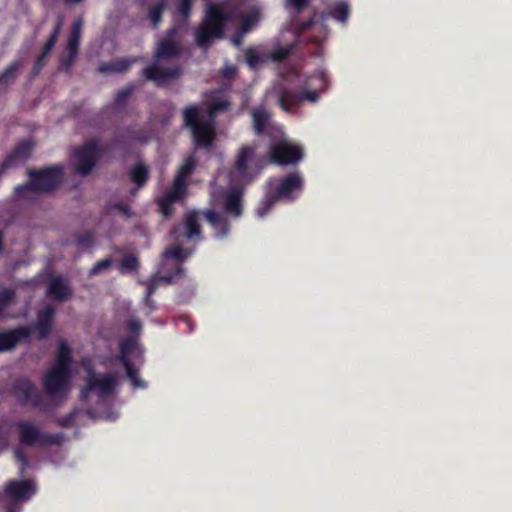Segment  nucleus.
<instances>
[{"instance_id": "f257e3e1", "label": "nucleus", "mask_w": 512, "mask_h": 512, "mask_svg": "<svg viewBox=\"0 0 512 512\" xmlns=\"http://www.w3.org/2000/svg\"><path fill=\"white\" fill-rule=\"evenodd\" d=\"M229 103L226 100L215 101L207 111L201 106L190 105L183 111L185 126L192 132L197 145L210 146L214 140V118L217 112L226 110Z\"/></svg>"}, {"instance_id": "f03ea898", "label": "nucleus", "mask_w": 512, "mask_h": 512, "mask_svg": "<svg viewBox=\"0 0 512 512\" xmlns=\"http://www.w3.org/2000/svg\"><path fill=\"white\" fill-rule=\"evenodd\" d=\"M228 16L224 14L216 5L209 4L206 8V14L195 32V41L199 47L204 50L212 44L214 39L224 37V22Z\"/></svg>"}, {"instance_id": "7ed1b4c3", "label": "nucleus", "mask_w": 512, "mask_h": 512, "mask_svg": "<svg viewBox=\"0 0 512 512\" xmlns=\"http://www.w3.org/2000/svg\"><path fill=\"white\" fill-rule=\"evenodd\" d=\"M195 167V158L193 156L187 157L179 167L172 186L166 191L163 197L159 198V210L164 217H169L173 212V204L184 197L187 179L194 171Z\"/></svg>"}, {"instance_id": "20e7f679", "label": "nucleus", "mask_w": 512, "mask_h": 512, "mask_svg": "<svg viewBox=\"0 0 512 512\" xmlns=\"http://www.w3.org/2000/svg\"><path fill=\"white\" fill-rule=\"evenodd\" d=\"M257 147L252 145L242 146L235 159V170L230 173L231 182L246 185L262 169V165L256 156Z\"/></svg>"}, {"instance_id": "39448f33", "label": "nucleus", "mask_w": 512, "mask_h": 512, "mask_svg": "<svg viewBox=\"0 0 512 512\" xmlns=\"http://www.w3.org/2000/svg\"><path fill=\"white\" fill-rule=\"evenodd\" d=\"M18 433V439L24 446L59 445L62 441L61 434H49L42 432L33 422L20 420L14 424Z\"/></svg>"}, {"instance_id": "423d86ee", "label": "nucleus", "mask_w": 512, "mask_h": 512, "mask_svg": "<svg viewBox=\"0 0 512 512\" xmlns=\"http://www.w3.org/2000/svg\"><path fill=\"white\" fill-rule=\"evenodd\" d=\"M62 168L51 167L38 172H30V182L25 186H18L16 192L23 195L28 190L39 193L49 192L55 189L62 180Z\"/></svg>"}, {"instance_id": "0eeeda50", "label": "nucleus", "mask_w": 512, "mask_h": 512, "mask_svg": "<svg viewBox=\"0 0 512 512\" xmlns=\"http://www.w3.org/2000/svg\"><path fill=\"white\" fill-rule=\"evenodd\" d=\"M101 154L102 148L98 140L90 139L86 141L74 152L73 165L75 172L82 176L88 175L95 167Z\"/></svg>"}, {"instance_id": "6e6552de", "label": "nucleus", "mask_w": 512, "mask_h": 512, "mask_svg": "<svg viewBox=\"0 0 512 512\" xmlns=\"http://www.w3.org/2000/svg\"><path fill=\"white\" fill-rule=\"evenodd\" d=\"M117 385V376L114 373H106L97 377L92 369L88 372L86 386L81 390V398H87L90 392H97L99 397L112 395Z\"/></svg>"}, {"instance_id": "1a4fd4ad", "label": "nucleus", "mask_w": 512, "mask_h": 512, "mask_svg": "<svg viewBox=\"0 0 512 512\" xmlns=\"http://www.w3.org/2000/svg\"><path fill=\"white\" fill-rule=\"evenodd\" d=\"M303 157L302 149L284 139L271 145L269 158L278 165L296 164Z\"/></svg>"}, {"instance_id": "9d476101", "label": "nucleus", "mask_w": 512, "mask_h": 512, "mask_svg": "<svg viewBox=\"0 0 512 512\" xmlns=\"http://www.w3.org/2000/svg\"><path fill=\"white\" fill-rule=\"evenodd\" d=\"M301 188L302 179L300 175L297 173L289 174L280 181L276 194L267 197L264 208L258 210V215L264 216L278 199H291V194Z\"/></svg>"}, {"instance_id": "9b49d317", "label": "nucleus", "mask_w": 512, "mask_h": 512, "mask_svg": "<svg viewBox=\"0 0 512 512\" xmlns=\"http://www.w3.org/2000/svg\"><path fill=\"white\" fill-rule=\"evenodd\" d=\"M70 374V371L52 366L43 378L45 392L51 397L60 396L67 390Z\"/></svg>"}, {"instance_id": "f8f14e48", "label": "nucleus", "mask_w": 512, "mask_h": 512, "mask_svg": "<svg viewBox=\"0 0 512 512\" xmlns=\"http://www.w3.org/2000/svg\"><path fill=\"white\" fill-rule=\"evenodd\" d=\"M13 394L22 406L31 404L33 407H38L42 402L41 393L28 378H19L14 382Z\"/></svg>"}, {"instance_id": "ddd939ff", "label": "nucleus", "mask_w": 512, "mask_h": 512, "mask_svg": "<svg viewBox=\"0 0 512 512\" xmlns=\"http://www.w3.org/2000/svg\"><path fill=\"white\" fill-rule=\"evenodd\" d=\"M181 73L182 71L179 67L165 68L160 66L157 62L143 70L145 78L158 86L166 85L179 78Z\"/></svg>"}, {"instance_id": "4468645a", "label": "nucleus", "mask_w": 512, "mask_h": 512, "mask_svg": "<svg viewBox=\"0 0 512 512\" xmlns=\"http://www.w3.org/2000/svg\"><path fill=\"white\" fill-rule=\"evenodd\" d=\"M36 492V486L31 479L12 480L5 487V494L13 500L25 502Z\"/></svg>"}, {"instance_id": "2eb2a0df", "label": "nucleus", "mask_w": 512, "mask_h": 512, "mask_svg": "<svg viewBox=\"0 0 512 512\" xmlns=\"http://www.w3.org/2000/svg\"><path fill=\"white\" fill-rule=\"evenodd\" d=\"M31 335L30 327H17L0 332V352L9 351L22 341L27 340Z\"/></svg>"}, {"instance_id": "dca6fc26", "label": "nucleus", "mask_w": 512, "mask_h": 512, "mask_svg": "<svg viewBox=\"0 0 512 512\" xmlns=\"http://www.w3.org/2000/svg\"><path fill=\"white\" fill-rule=\"evenodd\" d=\"M54 315L55 308L50 304L38 311L36 323L29 326L31 331L35 330L38 332V339H44L50 334L53 326Z\"/></svg>"}, {"instance_id": "f3484780", "label": "nucleus", "mask_w": 512, "mask_h": 512, "mask_svg": "<svg viewBox=\"0 0 512 512\" xmlns=\"http://www.w3.org/2000/svg\"><path fill=\"white\" fill-rule=\"evenodd\" d=\"M318 98L319 93L317 91L307 90L301 93L294 91H284L279 98V104L283 110L290 111L292 106L297 105L303 100L314 103L318 100Z\"/></svg>"}, {"instance_id": "a211bd4d", "label": "nucleus", "mask_w": 512, "mask_h": 512, "mask_svg": "<svg viewBox=\"0 0 512 512\" xmlns=\"http://www.w3.org/2000/svg\"><path fill=\"white\" fill-rule=\"evenodd\" d=\"M175 33V28L169 29L168 37L159 43L154 55L156 62H159L163 59L173 58L180 54L179 46L172 40V37L175 35Z\"/></svg>"}, {"instance_id": "6ab92c4d", "label": "nucleus", "mask_w": 512, "mask_h": 512, "mask_svg": "<svg viewBox=\"0 0 512 512\" xmlns=\"http://www.w3.org/2000/svg\"><path fill=\"white\" fill-rule=\"evenodd\" d=\"M242 189L238 187L232 188L225 197L224 208L225 211L235 217L242 214Z\"/></svg>"}, {"instance_id": "aec40b11", "label": "nucleus", "mask_w": 512, "mask_h": 512, "mask_svg": "<svg viewBox=\"0 0 512 512\" xmlns=\"http://www.w3.org/2000/svg\"><path fill=\"white\" fill-rule=\"evenodd\" d=\"M183 236L186 239H200L201 238V227L198 221V213L193 211L185 215L183 220Z\"/></svg>"}, {"instance_id": "412c9836", "label": "nucleus", "mask_w": 512, "mask_h": 512, "mask_svg": "<svg viewBox=\"0 0 512 512\" xmlns=\"http://www.w3.org/2000/svg\"><path fill=\"white\" fill-rule=\"evenodd\" d=\"M72 361V354L69 346L66 342L61 341L58 347L56 362L53 366L71 372Z\"/></svg>"}, {"instance_id": "4be33fe9", "label": "nucleus", "mask_w": 512, "mask_h": 512, "mask_svg": "<svg viewBox=\"0 0 512 512\" xmlns=\"http://www.w3.org/2000/svg\"><path fill=\"white\" fill-rule=\"evenodd\" d=\"M207 221L218 230V237H224L228 234L229 223L227 219L214 211H206L204 213Z\"/></svg>"}, {"instance_id": "5701e85b", "label": "nucleus", "mask_w": 512, "mask_h": 512, "mask_svg": "<svg viewBox=\"0 0 512 512\" xmlns=\"http://www.w3.org/2000/svg\"><path fill=\"white\" fill-rule=\"evenodd\" d=\"M62 27H63V18L61 16H59L53 32L49 36L48 40L46 41L45 45L42 48L40 55L38 56L39 58L47 61V58H48L50 52L52 51V49L54 48V46L57 42V39H58V36L60 34Z\"/></svg>"}, {"instance_id": "b1692460", "label": "nucleus", "mask_w": 512, "mask_h": 512, "mask_svg": "<svg viewBox=\"0 0 512 512\" xmlns=\"http://www.w3.org/2000/svg\"><path fill=\"white\" fill-rule=\"evenodd\" d=\"M22 67L23 65L21 62L14 61L2 73H0V88L12 84L16 80Z\"/></svg>"}, {"instance_id": "393cba45", "label": "nucleus", "mask_w": 512, "mask_h": 512, "mask_svg": "<svg viewBox=\"0 0 512 512\" xmlns=\"http://www.w3.org/2000/svg\"><path fill=\"white\" fill-rule=\"evenodd\" d=\"M137 347V339L133 335H129L120 342V351L118 359L120 362L131 361L130 355Z\"/></svg>"}, {"instance_id": "a878e982", "label": "nucleus", "mask_w": 512, "mask_h": 512, "mask_svg": "<svg viewBox=\"0 0 512 512\" xmlns=\"http://www.w3.org/2000/svg\"><path fill=\"white\" fill-rule=\"evenodd\" d=\"M120 363L124 366L127 377L134 388L144 389L147 387L146 382L140 379L138 369L132 361H123Z\"/></svg>"}, {"instance_id": "bb28decb", "label": "nucleus", "mask_w": 512, "mask_h": 512, "mask_svg": "<svg viewBox=\"0 0 512 512\" xmlns=\"http://www.w3.org/2000/svg\"><path fill=\"white\" fill-rule=\"evenodd\" d=\"M261 12L258 8H251L243 17L240 28L242 33L249 32L260 20Z\"/></svg>"}, {"instance_id": "cd10ccee", "label": "nucleus", "mask_w": 512, "mask_h": 512, "mask_svg": "<svg viewBox=\"0 0 512 512\" xmlns=\"http://www.w3.org/2000/svg\"><path fill=\"white\" fill-rule=\"evenodd\" d=\"M192 254V249L184 248L180 244H174L166 249L165 256L177 261H184Z\"/></svg>"}, {"instance_id": "c85d7f7f", "label": "nucleus", "mask_w": 512, "mask_h": 512, "mask_svg": "<svg viewBox=\"0 0 512 512\" xmlns=\"http://www.w3.org/2000/svg\"><path fill=\"white\" fill-rule=\"evenodd\" d=\"M139 268V260L135 254L127 253L119 263V270L122 273H133Z\"/></svg>"}, {"instance_id": "c756f323", "label": "nucleus", "mask_w": 512, "mask_h": 512, "mask_svg": "<svg viewBox=\"0 0 512 512\" xmlns=\"http://www.w3.org/2000/svg\"><path fill=\"white\" fill-rule=\"evenodd\" d=\"M253 124L257 133H261L269 122V115L263 108L253 110Z\"/></svg>"}, {"instance_id": "7c9ffc66", "label": "nucleus", "mask_w": 512, "mask_h": 512, "mask_svg": "<svg viewBox=\"0 0 512 512\" xmlns=\"http://www.w3.org/2000/svg\"><path fill=\"white\" fill-rule=\"evenodd\" d=\"M130 177L138 186H142L148 178V168L139 163L131 170Z\"/></svg>"}, {"instance_id": "2f4dec72", "label": "nucleus", "mask_w": 512, "mask_h": 512, "mask_svg": "<svg viewBox=\"0 0 512 512\" xmlns=\"http://www.w3.org/2000/svg\"><path fill=\"white\" fill-rule=\"evenodd\" d=\"M114 261L111 258H105L97 261L89 270V276H97L107 272L112 268Z\"/></svg>"}, {"instance_id": "473e14b6", "label": "nucleus", "mask_w": 512, "mask_h": 512, "mask_svg": "<svg viewBox=\"0 0 512 512\" xmlns=\"http://www.w3.org/2000/svg\"><path fill=\"white\" fill-rule=\"evenodd\" d=\"M348 14L349 6L347 3L344 2L337 3L331 11L332 17L342 23H344L347 20Z\"/></svg>"}, {"instance_id": "72a5a7b5", "label": "nucleus", "mask_w": 512, "mask_h": 512, "mask_svg": "<svg viewBox=\"0 0 512 512\" xmlns=\"http://www.w3.org/2000/svg\"><path fill=\"white\" fill-rule=\"evenodd\" d=\"M183 270L178 268L175 274L169 275H157L154 280V285L163 286V285H175L177 282L175 278H177L180 274H182Z\"/></svg>"}, {"instance_id": "f704fd0d", "label": "nucleus", "mask_w": 512, "mask_h": 512, "mask_svg": "<svg viewBox=\"0 0 512 512\" xmlns=\"http://www.w3.org/2000/svg\"><path fill=\"white\" fill-rule=\"evenodd\" d=\"M166 2L163 0L161 3L153 6L149 11V18L153 23V26L156 27L162 18V13L165 9Z\"/></svg>"}, {"instance_id": "c9c22d12", "label": "nucleus", "mask_w": 512, "mask_h": 512, "mask_svg": "<svg viewBox=\"0 0 512 512\" xmlns=\"http://www.w3.org/2000/svg\"><path fill=\"white\" fill-rule=\"evenodd\" d=\"M73 290H46V297L59 302L68 300L72 295Z\"/></svg>"}, {"instance_id": "e433bc0d", "label": "nucleus", "mask_w": 512, "mask_h": 512, "mask_svg": "<svg viewBox=\"0 0 512 512\" xmlns=\"http://www.w3.org/2000/svg\"><path fill=\"white\" fill-rule=\"evenodd\" d=\"M15 292L16 290H2V292H0V317L3 311L14 300Z\"/></svg>"}, {"instance_id": "4c0bfd02", "label": "nucleus", "mask_w": 512, "mask_h": 512, "mask_svg": "<svg viewBox=\"0 0 512 512\" xmlns=\"http://www.w3.org/2000/svg\"><path fill=\"white\" fill-rule=\"evenodd\" d=\"M13 456L15 460L21 464V473H24L29 467V459L24 453L22 447H15L13 450Z\"/></svg>"}, {"instance_id": "58836bf2", "label": "nucleus", "mask_w": 512, "mask_h": 512, "mask_svg": "<svg viewBox=\"0 0 512 512\" xmlns=\"http://www.w3.org/2000/svg\"><path fill=\"white\" fill-rule=\"evenodd\" d=\"M78 411L74 409L68 414L62 416L57 420V424L62 428H71L74 426Z\"/></svg>"}, {"instance_id": "ea45409f", "label": "nucleus", "mask_w": 512, "mask_h": 512, "mask_svg": "<svg viewBox=\"0 0 512 512\" xmlns=\"http://www.w3.org/2000/svg\"><path fill=\"white\" fill-rule=\"evenodd\" d=\"M80 38L78 36H69L67 42V51L70 54L71 61H74L77 55Z\"/></svg>"}, {"instance_id": "a19ab883", "label": "nucleus", "mask_w": 512, "mask_h": 512, "mask_svg": "<svg viewBox=\"0 0 512 512\" xmlns=\"http://www.w3.org/2000/svg\"><path fill=\"white\" fill-rule=\"evenodd\" d=\"M67 282L61 275H50L48 279V288H66Z\"/></svg>"}, {"instance_id": "79ce46f5", "label": "nucleus", "mask_w": 512, "mask_h": 512, "mask_svg": "<svg viewBox=\"0 0 512 512\" xmlns=\"http://www.w3.org/2000/svg\"><path fill=\"white\" fill-rule=\"evenodd\" d=\"M10 446V432L4 430L0 424V453L8 450Z\"/></svg>"}, {"instance_id": "37998d69", "label": "nucleus", "mask_w": 512, "mask_h": 512, "mask_svg": "<svg viewBox=\"0 0 512 512\" xmlns=\"http://www.w3.org/2000/svg\"><path fill=\"white\" fill-rule=\"evenodd\" d=\"M132 61L131 60H122V61H119L115 64H113L112 67L108 68V67H101L100 70L101 71H108V70H113V71H117V72H123V71H126L129 66L131 65Z\"/></svg>"}, {"instance_id": "c03bdc74", "label": "nucleus", "mask_w": 512, "mask_h": 512, "mask_svg": "<svg viewBox=\"0 0 512 512\" xmlns=\"http://www.w3.org/2000/svg\"><path fill=\"white\" fill-rule=\"evenodd\" d=\"M127 329L129 331V335H133L137 339L141 332L142 324L139 320H129L127 323Z\"/></svg>"}, {"instance_id": "a18cd8bd", "label": "nucleus", "mask_w": 512, "mask_h": 512, "mask_svg": "<svg viewBox=\"0 0 512 512\" xmlns=\"http://www.w3.org/2000/svg\"><path fill=\"white\" fill-rule=\"evenodd\" d=\"M310 0H286V6H291L297 13H300L309 4Z\"/></svg>"}, {"instance_id": "49530a36", "label": "nucleus", "mask_w": 512, "mask_h": 512, "mask_svg": "<svg viewBox=\"0 0 512 512\" xmlns=\"http://www.w3.org/2000/svg\"><path fill=\"white\" fill-rule=\"evenodd\" d=\"M193 0H181L178 6V12L187 17L190 13Z\"/></svg>"}, {"instance_id": "de8ad7c7", "label": "nucleus", "mask_w": 512, "mask_h": 512, "mask_svg": "<svg viewBox=\"0 0 512 512\" xmlns=\"http://www.w3.org/2000/svg\"><path fill=\"white\" fill-rule=\"evenodd\" d=\"M289 53H290V48H288V47L279 48L272 53V59L274 61H281V60L285 59L289 55Z\"/></svg>"}, {"instance_id": "09e8293b", "label": "nucleus", "mask_w": 512, "mask_h": 512, "mask_svg": "<svg viewBox=\"0 0 512 512\" xmlns=\"http://www.w3.org/2000/svg\"><path fill=\"white\" fill-rule=\"evenodd\" d=\"M113 208L125 217H130V207L127 204L117 203L113 205Z\"/></svg>"}, {"instance_id": "8fccbe9b", "label": "nucleus", "mask_w": 512, "mask_h": 512, "mask_svg": "<svg viewBox=\"0 0 512 512\" xmlns=\"http://www.w3.org/2000/svg\"><path fill=\"white\" fill-rule=\"evenodd\" d=\"M45 63H46L45 60L38 57L34 63L33 68H32V71H31L32 75L33 76L38 75L39 72L41 71V69L43 68V66L45 65Z\"/></svg>"}, {"instance_id": "3c124183", "label": "nucleus", "mask_w": 512, "mask_h": 512, "mask_svg": "<svg viewBox=\"0 0 512 512\" xmlns=\"http://www.w3.org/2000/svg\"><path fill=\"white\" fill-rule=\"evenodd\" d=\"M259 62V57L254 51H248L247 53V63L250 67H255Z\"/></svg>"}, {"instance_id": "603ef678", "label": "nucleus", "mask_w": 512, "mask_h": 512, "mask_svg": "<svg viewBox=\"0 0 512 512\" xmlns=\"http://www.w3.org/2000/svg\"><path fill=\"white\" fill-rule=\"evenodd\" d=\"M81 29H82V20L81 19H78L74 22L73 26H72V31H71V36H78L80 38V34H81Z\"/></svg>"}, {"instance_id": "864d4df0", "label": "nucleus", "mask_w": 512, "mask_h": 512, "mask_svg": "<svg viewBox=\"0 0 512 512\" xmlns=\"http://www.w3.org/2000/svg\"><path fill=\"white\" fill-rule=\"evenodd\" d=\"M236 73V67L233 66V65H226L223 69H222V75L226 78H230V77H233Z\"/></svg>"}, {"instance_id": "5fc2aeb1", "label": "nucleus", "mask_w": 512, "mask_h": 512, "mask_svg": "<svg viewBox=\"0 0 512 512\" xmlns=\"http://www.w3.org/2000/svg\"><path fill=\"white\" fill-rule=\"evenodd\" d=\"M246 33H242V29L239 28V30L237 31V33L231 38V41L232 43L235 45V46H239L242 42V38L243 36L245 35Z\"/></svg>"}, {"instance_id": "6e6d98bb", "label": "nucleus", "mask_w": 512, "mask_h": 512, "mask_svg": "<svg viewBox=\"0 0 512 512\" xmlns=\"http://www.w3.org/2000/svg\"><path fill=\"white\" fill-rule=\"evenodd\" d=\"M131 93V90L130 89H125V90H122L120 91L118 94H117V98H116V101L117 103H122L125 101V98Z\"/></svg>"}, {"instance_id": "4d7b16f0", "label": "nucleus", "mask_w": 512, "mask_h": 512, "mask_svg": "<svg viewBox=\"0 0 512 512\" xmlns=\"http://www.w3.org/2000/svg\"><path fill=\"white\" fill-rule=\"evenodd\" d=\"M73 62L74 61H71L70 54H68L67 57H65L62 60V65L65 66L67 69H69Z\"/></svg>"}, {"instance_id": "13d9d810", "label": "nucleus", "mask_w": 512, "mask_h": 512, "mask_svg": "<svg viewBox=\"0 0 512 512\" xmlns=\"http://www.w3.org/2000/svg\"><path fill=\"white\" fill-rule=\"evenodd\" d=\"M154 291H155V290H152V289L147 290V293H146V297H145V299H146V301H147V303H148V304H150L151 296H152V294H153V292H154Z\"/></svg>"}, {"instance_id": "bf43d9fd", "label": "nucleus", "mask_w": 512, "mask_h": 512, "mask_svg": "<svg viewBox=\"0 0 512 512\" xmlns=\"http://www.w3.org/2000/svg\"><path fill=\"white\" fill-rule=\"evenodd\" d=\"M15 509L14 505H8L5 510L6 512H16Z\"/></svg>"}, {"instance_id": "052dcab7", "label": "nucleus", "mask_w": 512, "mask_h": 512, "mask_svg": "<svg viewBox=\"0 0 512 512\" xmlns=\"http://www.w3.org/2000/svg\"><path fill=\"white\" fill-rule=\"evenodd\" d=\"M64 1L67 2V3H70V4H78L82 0H64Z\"/></svg>"}, {"instance_id": "680f3d73", "label": "nucleus", "mask_w": 512, "mask_h": 512, "mask_svg": "<svg viewBox=\"0 0 512 512\" xmlns=\"http://www.w3.org/2000/svg\"><path fill=\"white\" fill-rule=\"evenodd\" d=\"M177 231H178V228H174V229H173V231H172V233L176 234V233H177Z\"/></svg>"}]
</instances>
